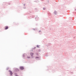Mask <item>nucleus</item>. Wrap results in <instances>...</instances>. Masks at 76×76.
<instances>
[{"mask_svg":"<svg viewBox=\"0 0 76 76\" xmlns=\"http://www.w3.org/2000/svg\"><path fill=\"white\" fill-rule=\"evenodd\" d=\"M41 58V57H36L35 58V59L37 60H39Z\"/></svg>","mask_w":76,"mask_h":76,"instance_id":"nucleus-1","label":"nucleus"},{"mask_svg":"<svg viewBox=\"0 0 76 76\" xmlns=\"http://www.w3.org/2000/svg\"><path fill=\"white\" fill-rule=\"evenodd\" d=\"M20 69L21 70H23L24 69V67H23V66H20Z\"/></svg>","mask_w":76,"mask_h":76,"instance_id":"nucleus-2","label":"nucleus"},{"mask_svg":"<svg viewBox=\"0 0 76 76\" xmlns=\"http://www.w3.org/2000/svg\"><path fill=\"white\" fill-rule=\"evenodd\" d=\"M9 72H10V73L11 75V76H12V75H13V72L11 71L10 70H9Z\"/></svg>","mask_w":76,"mask_h":76,"instance_id":"nucleus-3","label":"nucleus"},{"mask_svg":"<svg viewBox=\"0 0 76 76\" xmlns=\"http://www.w3.org/2000/svg\"><path fill=\"white\" fill-rule=\"evenodd\" d=\"M14 70H15V71H19V69L17 68H14Z\"/></svg>","mask_w":76,"mask_h":76,"instance_id":"nucleus-4","label":"nucleus"},{"mask_svg":"<svg viewBox=\"0 0 76 76\" xmlns=\"http://www.w3.org/2000/svg\"><path fill=\"white\" fill-rule=\"evenodd\" d=\"M31 56L32 57V58H33V55H34V53H30Z\"/></svg>","mask_w":76,"mask_h":76,"instance_id":"nucleus-5","label":"nucleus"},{"mask_svg":"<svg viewBox=\"0 0 76 76\" xmlns=\"http://www.w3.org/2000/svg\"><path fill=\"white\" fill-rule=\"evenodd\" d=\"M36 20H38V19H39V18L38 17H37L35 18Z\"/></svg>","mask_w":76,"mask_h":76,"instance_id":"nucleus-6","label":"nucleus"},{"mask_svg":"<svg viewBox=\"0 0 76 76\" xmlns=\"http://www.w3.org/2000/svg\"><path fill=\"white\" fill-rule=\"evenodd\" d=\"M54 15H56V14H57V11H56V10H55L54 12Z\"/></svg>","mask_w":76,"mask_h":76,"instance_id":"nucleus-7","label":"nucleus"},{"mask_svg":"<svg viewBox=\"0 0 76 76\" xmlns=\"http://www.w3.org/2000/svg\"><path fill=\"white\" fill-rule=\"evenodd\" d=\"M8 26H6L5 28V29L6 30L7 29H8Z\"/></svg>","mask_w":76,"mask_h":76,"instance_id":"nucleus-8","label":"nucleus"},{"mask_svg":"<svg viewBox=\"0 0 76 76\" xmlns=\"http://www.w3.org/2000/svg\"><path fill=\"white\" fill-rule=\"evenodd\" d=\"M25 54H24L23 55V57H25Z\"/></svg>","mask_w":76,"mask_h":76,"instance_id":"nucleus-9","label":"nucleus"},{"mask_svg":"<svg viewBox=\"0 0 76 76\" xmlns=\"http://www.w3.org/2000/svg\"><path fill=\"white\" fill-rule=\"evenodd\" d=\"M33 30H34V31H35V30H37V28H33Z\"/></svg>","mask_w":76,"mask_h":76,"instance_id":"nucleus-10","label":"nucleus"},{"mask_svg":"<svg viewBox=\"0 0 76 76\" xmlns=\"http://www.w3.org/2000/svg\"><path fill=\"white\" fill-rule=\"evenodd\" d=\"M37 48H39V45H37Z\"/></svg>","mask_w":76,"mask_h":76,"instance_id":"nucleus-11","label":"nucleus"},{"mask_svg":"<svg viewBox=\"0 0 76 76\" xmlns=\"http://www.w3.org/2000/svg\"><path fill=\"white\" fill-rule=\"evenodd\" d=\"M27 58H30V57L27 56Z\"/></svg>","mask_w":76,"mask_h":76,"instance_id":"nucleus-12","label":"nucleus"},{"mask_svg":"<svg viewBox=\"0 0 76 76\" xmlns=\"http://www.w3.org/2000/svg\"><path fill=\"white\" fill-rule=\"evenodd\" d=\"M43 10H45V8H43Z\"/></svg>","mask_w":76,"mask_h":76,"instance_id":"nucleus-13","label":"nucleus"},{"mask_svg":"<svg viewBox=\"0 0 76 76\" xmlns=\"http://www.w3.org/2000/svg\"><path fill=\"white\" fill-rule=\"evenodd\" d=\"M9 67H8V68H7V70H8V69H9Z\"/></svg>","mask_w":76,"mask_h":76,"instance_id":"nucleus-14","label":"nucleus"},{"mask_svg":"<svg viewBox=\"0 0 76 76\" xmlns=\"http://www.w3.org/2000/svg\"><path fill=\"white\" fill-rule=\"evenodd\" d=\"M41 32V31L40 30L39 31V32Z\"/></svg>","mask_w":76,"mask_h":76,"instance_id":"nucleus-15","label":"nucleus"},{"mask_svg":"<svg viewBox=\"0 0 76 76\" xmlns=\"http://www.w3.org/2000/svg\"><path fill=\"white\" fill-rule=\"evenodd\" d=\"M34 49H35V48H36V47H34Z\"/></svg>","mask_w":76,"mask_h":76,"instance_id":"nucleus-16","label":"nucleus"},{"mask_svg":"<svg viewBox=\"0 0 76 76\" xmlns=\"http://www.w3.org/2000/svg\"><path fill=\"white\" fill-rule=\"evenodd\" d=\"M24 6H25V4H24Z\"/></svg>","mask_w":76,"mask_h":76,"instance_id":"nucleus-17","label":"nucleus"},{"mask_svg":"<svg viewBox=\"0 0 76 76\" xmlns=\"http://www.w3.org/2000/svg\"><path fill=\"white\" fill-rule=\"evenodd\" d=\"M24 9H26V7H25L24 8Z\"/></svg>","mask_w":76,"mask_h":76,"instance_id":"nucleus-18","label":"nucleus"},{"mask_svg":"<svg viewBox=\"0 0 76 76\" xmlns=\"http://www.w3.org/2000/svg\"><path fill=\"white\" fill-rule=\"evenodd\" d=\"M42 1H43L44 0H41Z\"/></svg>","mask_w":76,"mask_h":76,"instance_id":"nucleus-19","label":"nucleus"},{"mask_svg":"<svg viewBox=\"0 0 76 76\" xmlns=\"http://www.w3.org/2000/svg\"><path fill=\"white\" fill-rule=\"evenodd\" d=\"M37 55H38V53H37Z\"/></svg>","mask_w":76,"mask_h":76,"instance_id":"nucleus-20","label":"nucleus"},{"mask_svg":"<svg viewBox=\"0 0 76 76\" xmlns=\"http://www.w3.org/2000/svg\"><path fill=\"white\" fill-rule=\"evenodd\" d=\"M75 10L76 11V9H75Z\"/></svg>","mask_w":76,"mask_h":76,"instance_id":"nucleus-21","label":"nucleus"}]
</instances>
